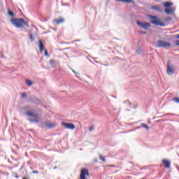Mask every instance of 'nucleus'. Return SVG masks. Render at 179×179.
Listing matches in <instances>:
<instances>
[{
	"label": "nucleus",
	"instance_id": "1",
	"mask_svg": "<svg viewBox=\"0 0 179 179\" xmlns=\"http://www.w3.org/2000/svg\"><path fill=\"white\" fill-rule=\"evenodd\" d=\"M11 23L15 26V27H17L18 29H20L23 27L24 26H26L27 27H30L29 25V23L26 22L23 18H13L10 20Z\"/></svg>",
	"mask_w": 179,
	"mask_h": 179
},
{
	"label": "nucleus",
	"instance_id": "2",
	"mask_svg": "<svg viewBox=\"0 0 179 179\" xmlns=\"http://www.w3.org/2000/svg\"><path fill=\"white\" fill-rule=\"evenodd\" d=\"M150 22L155 26H162V27H164V26H166V24H164V22H160V18L157 17V16L150 15Z\"/></svg>",
	"mask_w": 179,
	"mask_h": 179
},
{
	"label": "nucleus",
	"instance_id": "3",
	"mask_svg": "<svg viewBox=\"0 0 179 179\" xmlns=\"http://www.w3.org/2000/svg\"><path fill=\"white\" fill-rule=\"evenodd\" d=\"M156 46L158 48H169V47H171V43L162 41V40H159V41H157Z\"/></svg>",
	"mask_w": 179,
	"mask_h": 179
},
{
	"label": "nucleus",
	"instance_id": "4",
	"mask_svg": "<svg viewBox=\"0 0 179 179\" xmlns=\"http://www.w3.org/2000/svg\"><path fill=\"white\" fill-rule=\"evenodd\" d=\"M138 26L141 27V29H144V30H148L149 27H150L152 25L149 22H142L141 21L137 22Z\"/></svg>",
	"mask_w": 179,
	"mask_h": 179
},
{
	"label": "nucleus",
	"instance_id": "5",
	"mask_svg": "<svg viewBox=\"0 0 179 179\" xmlns=\"http://www.w3.org/2000/svg\"><path fill=\"white\" fill-rule=\"evenodd\" d=\"M175 68L173 64L170 62L167 63V70L166 72L169 75H173L174 73Z\"/></svg>",
	"mask_w": 179,
	"mask_h": 179
},
{
	"label": "nucleus",
	"instance_id": "6",
	"mask_svg": "<svg viewBox=\"0 0 179 179\" xmlns=\"http://www.w3.org/2000/svg\"><path fill=\"white\" fill-rule=\"evenodd\" d=\"M152 10H154L155 12H158L159 13H163V6L161 5H154L151 6Z\"/></svg>",
	"mask_w": 179,
	"mask_h": 179
},
{
	"label": "nucleus",
	"instance_id": "7",
	"mask_svg": "<svg viewBox=\"0 0 179 179\" xmlns=\"http://www.w3.org/2000/svg\"><path fill=\"white\" fill-rule=\"evenodd\" d=\"M62 126L64 127V128H66V129H75L76 127L75 124H72V123H68V122H62Z\"/></svg>",
	"mask_w": 179,
	"mask_h": 179
},
{
	"label": "nucleus",
	"instance_id": "8",
	"mask_svg": "<svg viewBox=\"0 0 179 179\" xmlns=\"http://www.w3.org/2000/svg\"><path fill=\"white\" fill-rule=\"evenodd\" d=\"M86 176H89V170L87 169H83L81 170L80 179H87Z\"/></svg>",
	"mask_w": 179,
	"mask_h": 179
},
{
	"label": "nucleus",
	"instance_id": "9",
	"mask_svg": "<svg viewBox=\"0 0 179 179\" xmlns=\"http://www.w3.org/2000/svg\"><path fill=\"white\" fill-rule=\"evenodd\" d=\"M25 114L27 117H33L34 118H38L39 117L38 113H36L34 111H27Z\"/></svg>",
	"mask_w": 179,
	"mask_h": 179
},
{
	"label": "nucleus",
	"instance_id": "10",
	"mask_svg": "<svg viewBox=\"0 0 179 179\" xmlns=\"http://www.w3.org/2000/svg\"><path fill=\"white\" fill-rule=\"evenodd\" d=\"M45 126L46 127V128L52 129V128H55V127H57V124L48 122L45 123Z\"/></svg>",
	"mask_w": 179,
	"mask_h": 179
},
{
	"label": "nucleus",
	"instance_id": "11",
	"mask_svg": "<svg viewBox=\"0 0 179 179\" xmlns=\"http://www.w3.org/2000/svg\"><path fill=\"white\" fill-rule=\"evenodd\" d=\"M162 163L166 169H170L171 164L170 161H169L168 159H163Z\"/></svg>",
	"mask_w": 179,
	"mask_h": 179
},
{
	"label": "nucleus",
	"instance_id": "12",
	"mask_svg": "<svg viewBox=\"0 0 179 179\" xmlns=\"http://www.w3.org/2000/svg\"><path fill=\"white\" fill-rule=\"evenodd\" d=\"M54 22L57 23V24H61L62 23H64V22H65V19L64 18L56 19L54 20Z\"/></svg>",
	"mask_w": 179,
	"mask_h": 179
},
{
	"label": "nucleus",
	"instance_id": "13",
	"mask_svg": "<svg viewBox=\"0 0 179 179\" xmlns=\"http://www.w3.org/2000/svg\"><path fill=\"white\" fill-rule=\"evenodd\" d=\"M165 13H166L167 15H173V13H174V10L170 8H166Z\"/></svg>",
	"mask_w": 179,
	"mask_h": 179
},
{
	"label": "nucleus",
	"instance_id": "14",
	"mask_svg": "<svg viewBox=\"0 0 179 179\" xmlns=\"http://www.w3.org/2000/svg\"><path fill=\"white\" fill-rule=\"evenodd\" d=\"M39 50L41 52H43L44 51V44L43 43V41L41 40H39Z\"/></svg>",
	"mask_w": 179,
	"mask_h": 179
},
{
	"label": "nucleus",
	"instance_id": "15",
	"mask_svg": "<svg viewBox=\"0 0 179 179\" xmlns=\"http://www.w3.org/2000/svg\"><path fill=\"white\" fill-rule=\"evenodd\" d=\"M50 66H52V68H55V66H56L55 64H57V61H55V59H50Z\"/></svg>",
	"mask_w": 179,
	"mask_h": 179
},
{
	"label": "nucleus",
	"instance_id": "16",
	"mask_svg": "<svg viewBox=\"0 0 179 179\" xmlns=\"http://www.w3.org/2000/svg\"><path fill=\"white\" fill-rule=\"evenodd\" d=\"M165 8H170V6H173V3L170 1H167L164 3Z\"/></svg>",
	"mask_w": 179,
	"mask_h": 179
},
{
	"label": "nucleus",
	"instance_id": "17",
	"mask_svg": "<svg viewBox=\"0 0 179 179\" xmlns=\"http://www.w3.org/2000/svg\"><path fill=\"white\" fill-rule=\"evenodd\" d=\"M25 83L26 85H27V86H29V87L33 85V82H31L30 80H26Z\"/></svg>",
	"mask_w": 179,
	"mask_h": 179
},
{
	"label": "nucleus",
	"instance_id": "18",
	"mask_svg": "<svg viewBox=\"0 0 179 179\" xmlns=\"http://www.w3.org/2000/svg\"><path fill=\"white\" fill-rule=\"evenodd\" d=\"M141 127H143V128H145V129H147V131H149V126H148V124H146L145 123H141Z\"/></svg>",
	"mask_w": 179,
	"mask_h": 179
},
{
	"label": "nucleus",
	"instance_id": "19",
	"mask_svg": "<svg viewBox=\"0 0 179 179\" xmlns=\"http://www.w3.org/2000/svg\"><path fill=\"white\" fill-rule=\"evenodd\" d=\"M28 121H29L30 122H35V123H37L38 122V120L37 119H28Z\"/></svg>",
	"mask_w": 179,
	"mask_h": 179
},
{
	"label": "nucleus",
	"instance_id": "20",
	"mask_svg": "<svg viewBox=\"0 0 179 179\" xmlns=\"http://www.w3.org/2000/svg\"><path fill=\"white\" fill-rule=\"evenodd\" d=\"M8 15L9 16H11V17H13V16H15V13H13L12 10H8Z\"/></svg>",
	"mask_w": 179,
	"mask_h": 179
},
{
	"label": "nucleus",
	"instance_id": "21",
	"mask_svg": "<svg viewBox=\"0 0 179 179\" xmlns=\"http://www.w3.org/2000/svg\"><path fill=\"white\" fill-rule=\"evenodd\" d=\"M99 159L102 162H106V158L104 157H103V155H99Z\"/></svg>",
	"mask_w": 179,
	"mask_h": 179
},
{
	"label": "nucleus",
	"instance_id": "22",
	"mask_svg": "<svg viewBox=\"0 0 179 179\" xmlns=\"http://www.w3.org/2000/svg\"><path fill=\"white\" fill-rule=\"evenodd\" d=\"M27 96V94L26 92H23L22 94H21V97L22 99H24Z\"/></svg>",
	"mask_w": 179,
	"mask_h": 179
},
{
	"label": "nucleus",
	"instance_id": "23",
	"mask_svg": "<svg viewBox=\"0 0 179 179\" xmlns=\"http://www.w3.org/2000/svg\"><path fill=\"white\" fill-rule=\"evenodd\" d=\"M173 101H175V103H179V98L178 97H175L173 99Z\"/></svg>",
	"mask_w": 179,
	"mask_h": 179
},
{
	"label": "nucleus",
	"instance_id": "24",
	"mask_svg": "<svg viewBox=\"0 0 179 179\" xmlns=\"http://www.w3.org/2000/svg\"><path fill=\"white\" fill-rule=\"evenodd\" d=\"M172 20L171 17H166L165 18V22H170V20Z\"/></svg>",
	"mask_w": 179,
	"mask_h": 179
},
{
	"label": "nucleus",
	"instance_id": "25",
	"mask_svg": "<svg viewBox=\"0 0 179 179\" xmlns=\"http://www.w3.org/2000/svg\"><path fill=\"white\" fill-rule=\"evenodd\" d=\"M29 38H30L31 41H34V37L33 36V34H31L29 35Z\"/></svg>",
	"mask_w": 179,
	"mask_h": 179
},
{
	"label": "nucleus",
	"instance_id": "26",
	"mask_svg": "<svg viewBox=\"0 0 179 179\" xmlns=\"http://www.w3.org/2000/svg\"><path fill=\"white\" fill-rule=\"evenodd\" d=\"M94 129V126H91L90 128H89V131L90 132H92V131H93Z\"/></svg>",
	"mask_w": 179,
	"mask_h": 179
},
{
	"label": "nucleus",
	"instance_id": "27",
	"mask_svg": "<svg viewBox=\"0 0 179 179\" xmlns=\"http://www.w3.org/2000/svg\"><path fill=\"white\" fill-rule=\"evenodd\" d=\"M44 54H45V57H49V56H48V51L46 49L45 50Z\"/></svg>",
	"mask_w": 179,
	"mask_h": 179
},
{
	"label": "nucleus",
	"instance_id": "28",
	"mask_svg": "<svg viewBox=\"0 0 179 179\" xmlns=\"http://www.w3.org/2000/svg\"><path fill=\"white\" fill-rule=\"evenodd\" d=\"M138 33H140V34H146V31H139Z\"/></svg>",
	"mask_w": 179,
	"mask_h": 179
},
{
	"label": "nucleus",
	"instance_id": "29",
	"mask_svg": "<svg viewBox=\"0 0 179 179\" xmlns=\"http://www.w3.org/2000/svg\"><path fill=\"white\" fill-rule=\"evenodd\" d=\"M33 174H38V171H34Z\"/></svg>",
	"mask_w": 179,
	"mask_h": 179
},
{
	"label": "nucleus",
	"instance_id": "30",
	"mask_svg": "<svg viewBox=\"0 0 179 179\" xmlns=\"http://www.w3.org/2000/svg\"><path fill=\"white\" fill-rule=\"evenodd\" d=\"M176 45H179V41H176Z\"/></svg>",
	"mask_w": 179,
	"mask_h": 179
},
{
	"label": "nucleus",
	"instance_id": "31",
	"mask_svg": "<svg viewBox=\"0 0 179 179\" xmlns=\"http://www.w3.org/2000/svg\"><path fill=\"white\" fill-rule=\"evenodd\" d=\"M155 2H160L161 0H154Z\"/></svg>",
	"mask_w": 179,
	"mask_h": 179
},
{
	"label": "nucleus",
	"instance_id": "32",
	"mask_svg": "<svg viewBox=\"0 0 179 179\" xmlns=\"http://www.w3.org/2000/svg\"><path fill=\"white\" fill-rule=\"evenodd\" d=\"M137 52H141L140 49L137 50Z\"/></svg>",
	"mask_w": 179,
	"mask_h": 179
},
{
	"label": "nucleus",
	"instance_id": "33",
	"mask_svg": "<svg viewBox=\"0 0 179 179\" xmlns=\"http://www.w3.org/2000/svg\"><path fill=\"white\" fill-rule=\"evenodd\" d=\"M176 36H177V38H179V34H177Z\"/></svg>",
	"mask_w": 179,
	"mask_h": 179
},
{
	"label": "nucleus",
	"instance_id": "34",
	"mask_svg": "<svg viewBox=\"0 0 179 179\" xmlns=\"http://www.w3.org/2000/svg\"><path fill=\"white\" fill-rule=\"evenodd\" d=\"M73 72L74 73H76V71H75L74 70H73Z\"/></svg>",
	"mask_w": 179,
	"mask_h": 179
},
{
	"label": "nucleus",
	"instance_id": "35",
	"mask_svg": "<svg viewBox=\"0 0 179 179\" xmlns=\"http://www.w3.org/2000/svg\"><path fill=\"white\" fill-rule=\"evenodd\" d=\"M80 41V40H76V41Z\"/></svg>",
	"mask_w": 179,
	"mask_h": 179
},
{
	"label": "nucleus",
	"instance_id": "36",
	"mask_svg": "<svg viewBox=\"0 0 179 179\" xmlns=\"http://www.w3.org/2000/svg\"><path fill=\"white\" fill-rule=\"evenodd\" d=\"M54 169H57V166H55Z\"/></svg>",
	"mask_w": 179,
	"mask_h": 179
}]
</instances>
